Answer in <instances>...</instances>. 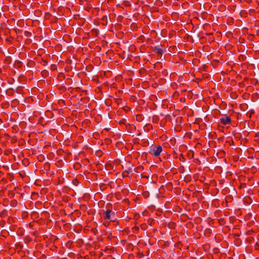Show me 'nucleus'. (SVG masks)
Returning <instances> with one entry per match:
<instances>
[{"instance_id": "f257e3e1", "label": "nucleus", "mask_w": 259, "mask_h": 259, "mask_svg": "<svg viewBox=\"0 0 259 259\" xmlns=\"http://www.w3.org/2000/svg\"><path fill=\"white\" fill-rule=\"evenodd\" d=\"M163 149L160 145L153 146L149 150V153L154 157L159 156Z\"/></svg>"}, {"instance_id": "f03ea898", "label": "nucleus", "mask_w": 259, "mask_h": 259, "mask_svg": "<svg viewBox=\"0 0 259 259\" xmlns=\"http://www.w3.org/2000/svg\"><path fill=\"white\" fill-rule=\"evenodd\" d=\"M105 215L103 216V218L105 220H110V221L114 222L115 221L113 220L112 218V215H114V212H112L110 209H107L106 211H104Z\"/></svg>"}, {"instance_id": "7ed1b4c3", "label": "nucleus", "mask_w": 259, "mask_h": 259, "mask_svg": "<svg viewBox=\"0 0 259 259\" xmlns=\"http://www.w3.org/2000/svg\"><path fill=\"white\" fill-rule=\"evenodd\" d=\"M220 121V123L223 125L229 124L231 123V119L228 115H226L224 117L221 118Z\"/></svg>"}, {"instance_id": "20e7f679", "label": "nucleus", "mask_w": 259, "mask_h": 259, "mask_svg": "<svg viewBox=\"0 0 259 259\" xmlns=\"http://www.w3.org/2000/svg\"><path fill=\"white\" fill-rule=\"evenodd\" d=\"M154 51L158 54L161 55L163 53V50L161 48H159L157 46H155L154 49Z\"/></svg>"}, {"instance_id": "39448f33", "label": "nucleus", "mask_w": 259, "mask_h": 259, "mask_svg": "<svg viewBox=\"0 0 259 259\" xmlns=\"http://www.w3.org/2000/svg\"><path fill=\"white\" fill-rule=\"evenodd\" d=\"M119 124L120 125H125L126 127L128 125H130V123H126V120L125 118H122L120 120H119Z\"/></svg>"}, {"instance_id": "423d86ee", "label": "nucleus", "mask_w": 259, "mask_h": 259, "mask_svg": "<svg viewBox=\"0 0 259 259\" xmlns=\"http://www.w3.org/2000/svg\"><path fill=\"white\" fill-rule=\"evenodd\" d=\"M132 171V168H130L127 170H125L122 172V175L124 177H126L128 176L130 172H131Z\"/></svg>"}, {"instance_id": "0eeeda50", "label": "nucleus", "mask_w": 259, "mask_h": 259, "mask_svg": "<svg viewBox=\"0 0 259 259\" xmlns=\"http://www.w3.org/2000/svg\"><path fill=\"white\" fill-rule=\"evenodd\" d=\"M72 183L73 184V185H74V186H78V185L79 184V182L77 180V179H73L72 181Z\"/></svg>"}, {"instance_id": "6e6552de", "label": "nucleus", "mask_w": 259, "mask_h": 259, "mask_svg": "<svg viewBox=\"0 0 259 259\" xmlns=\"http://www.w3.org/2000/svg\"><path fill=\"white\" fill-rule=\"evenodd\" d=\"M72 241H68L66 243V246L68 248H70L72 244Z\"/></svg>"}, {"instance_id": "1a4fd4ad", "label": "nucleus", "mask_w": 259, "mask_h": 259, "mask_svg": "<svg viewBox=\"0 0 259 259\" xmlns=\"http://www.w3.org/2000/svg\"><path fill=\"white\" fill-rule=\"evenodd\" d=\"M123 109L126 112H128L130 110V108H129L127 106H125L124 107H123Z\"/></svg>"}, {"instance_id": "9d476101", "label": "nucleus", "mask_w": 259, "mask_h": 259, "mask_svg": "<svg viewBox=\"0 0 259 259\" xmlns=\"http://www.w3.org/2000/svg\"><path fill=\"white\" fill-rule=\"evenodd\" d=\"M102 154V152L101 151H98L96 152V155L98 156H100Z\"/></svg>"}, {"instance_id": "9b49d317", "label": "nucleus", "mask_w": 259, "mask_h": 259, "mask_svg": "<svg viewBox=\"0 0 259 259\" xmlns=\"http://www.w3.org/2000/svg\"><path fill=\"white\" fill-rule=\"evenodd\" d=\"M246 187V183H241L240 187L241 188H245Z\"/></svg>"}, {"instance_id": "f8f14e48", "label": "nucleus", "mask_w": 259, "mask_h": 259, "mask_svg": "<svg viewBox=\"0 0 259 259\" xmlns=\"http://www.w3.org/2000/svg\"><path fill=\"white\" fill-rule=\"evenodd\" d=\"M22 90L21 87H18L17 88L16 91L17 93H20Z\"/></svg>"}, {"instance_id": "ddd939ff", "label": "nucleus", "mask_w": 259, "mask_h": 259, "mask_svg": "<svg viewBox=\"0 0 259 259\" xmlns=\"http://www.w3.org/2000/svg\"><path fill=\"white\" fill-rule=\"evenodd\" d=\"M254 113V111H253L251 110V111H250V112H247V115H248V114H249V117H250V116H251V114H252V113Z\"/></svg>"}, {"instance_id": "4468645a", "label": "nucleus", "mask_w": 259, "mask_h": 259, "mask_svg": "<svg viewBox=\"0 0 259 259\" xmlns=\"http://www.w3.org/2000/svg\"><path fill=\"white\" fill-rule=\"evenodd\" d=\"M255 248L257 250H258L259 249V244H258L257 243H256L255 245Z\"/></svg>"}, {"instance_id": "2eb2a0df", "label": "nucleus", "mask_w": 259, "mask_h": 259, "mask_svg": "<svg viewBox=\"0 0 259 259\" xmlns=\"http://www.w3.org/2000/svg\"><path fill=\"white\" fill-rule=\"evenodd\" d=\"M2 123V121L1 120V119L0 118V124Z\"/></svg>"}, {"instance_id": "dca6fc26", "label": "nucleus", "mask_w": 259, "mask_h": 259, "mask_svg": "<svg viewBox=\"0 0 259 259\" xmlns=\"http://www.w3.org/2000/svg\"><path fill=\"white\" fill-rule=\"evenodd\" d=\"M25 33H27V34H31L30 32H26Z\"/></svg>"}]
</instances>
